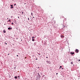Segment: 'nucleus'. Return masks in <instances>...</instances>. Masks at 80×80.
<instances>
[{
    "instance_id": "nucleus-19",
    "label": "nucleus",
    "mask_w": 80,
    "mask_h": 80,
    "mask_svg": "<svg viewBox=\"0 0 80 80\" xmlns=\"http://www.w3.org/2000/svg\"><path fill=\"white\" fill-rule=\"evenodd\" d=\"M16 68V67H14V69H15Z\"/></svg>"
},
{
    "instance_id": "nucleus-5",
    "label": "nucleus",
    "mask_w": 80,
    "mask_h": 80,
    "mask_svg": "<svg viewBox=\"0 0 80 80\" xmlns=\"http://www.w3.org/2000/svg\"><path fill=\"white\" fill-rule=\"evenodd\" d=\"M8 30H10V29H11V30H12V28H8Z\"/></svg>"
},
{
    "instance_id": "nucleus-29",
    "label": "nucleus",
    "mask_w": 80,
    "mask_h": 80,
    "mask_svg": "<svg viewBox=\"0 0 80 80\" xmlns=\"http://www.w3.org/2000/svg\"><path fill=\"white\" fill-rule=\"evenodd\" d=\"M10 55V54H8V55Z\"/></svg>"
},
{
    "instance_id": "nucleus-8",
    "label": "nucleus",
    "mask_w": 80,
    "mask_h": 80,
    "mask_svg": "<svg viewBox=\"0 0 80 80\" xmlns=\"http://www.w3.org/2000/svg\"><path fill=\"white\" fill-rule=\"evenodd\" d=\"M71 64H72L73 63V62H71Z\"/></svg>"
},
{
    "instance_id": "nucleus-17",
    "label": "nucleus",
    "mask_w": 80,
    "mask_h": 80,
    "mask_svg": "<svg viewBox=\"0 0 80 80\" xmlns=\"http://www.w3.org/2000/svg\"><path fill=\"white\" fill-rule=\"evenodd\" d=\"M5 44H6V45H7V43H5Z\"/></svg>"
},
{
    "instance_id": "nucleus-34",
    "label": "nucleus",
    "mask_w": 80,
    "mask_h": 80,
    "mask_svg": "<svg viewBox=\"0 0 80 80\" xmlns=\"http://www.w3.org/2000/svg\"><path fill=\"white\" fill-rule=\"evenodd\" d=\"M62 69H63V68H62Z\"/></svg>"
},
{
    "instance_id": "nucleus-16",
    "label": "nucleus",
    "mask_w": 80,
    "mask_h": 80,
    "mask_svg": "<svg viewBox=\"0 0 80 80\" xmlns=\"http://www.w3.org/2000/svg\"><path fill=\"white\" fill-rule=\"evenodd\" d=\"M35 38V37H32V38Z\"/></svg>"
},
{
    "instance_id": "nucleus-25",
    "label": "nucleus",
    "mask_w": 80,
    "mask_h": 80,
    "mask_svg": "<svg viewBox=\"0 0 80 80\" xmlns=\"http://www.w3.org/2000/svg\"><path fill=\"white\" fill-rule=\"evenodd\" d=\"M18 18H19V17H18Z\"/></svg>"
},
{
    "instance_id": "nucleus-41",
    "label": "nucleus",
    "mask_w": 80,
    "mask_h": 80,
    "mask_svg": "<svg viewBox=\"0 0 80 80\" xmlns=\"http://www.w3.org/2000/svg\"><path fill=\"white\" fill-rule=\"evenodd\" d=\"M33 18H34V17H33Z\"/></svg>"
},
{
    "instance_id": "nucleus-32",
    "label": "nucleus",
    "mask_w": 80,
    "mask_h": 80,
    "mask_svg": "<svg viewBox=\"0 0 80 80\" xmlns=\"http://www.w3.org/2000/svg\"><path fill=\"white\" fill-rule=\"evenodd\" d=\"M10 20H9V22H10Z\"/></svg>"
},
{
    "instance_id": "nucleus-18",
    "label": "nucleus",
    "mask_w": 80,
    "mask_h": 80,
    "mask_svg": "<svg viewBox=\"0 0 80 80\" xmlns=\"http://www.w3.org/2000/svg\"><path fill=\"white\" fill-rule=\"evenodd\" d=\"M28 20H29V18H28Z\"/></svg>"
},
{
    "instance_id": "nucleus-7",
    "label": "nucleus",
    "mask_w": 80,
    "mask_h": 80,
    "mask_svg": "<svg viewBox=\"0 0 80 80\" xmlns=\"http://www.w3.org/2000/svg\"><path fill=\"white\" fill-rule=\"evenodd\" d=\"M3 32L4 33H6V31H5V30H3Z\"/></svg>"
},
{
    "instance_id": "nucleus-27",
    "label": "nucleus",
    "mask_w": 80,
    "mask_h": 80,
    "mask_svg": "<svg viewBox=\"0 0 80 80\" xmlns=\"http://www.w3.org/2000/svg\"><path fill=\"white\" fill-rule=\"evenodd\" d=\"M78 61H80V60L79 59V60H78Z\"/></svg>"
},
{
    "instance_id": "nucleus-39",
    "label": "nucleus",
    "mask_w": 80,
    "mask_h": 80,
    "mask_svg": "<svg viewBox=\"0 0 80 80\" xmlns=\"http://www.w3.org/2000/svg\"><path fill=\"white\" fill-rule=\"evenodd\" d=\"M39 55H40V54H39Z\"/></svg>"
},
{
    "instance_id": "nucleus-30",
    "label": "nucleus",
    "mask_w": 80,
    "mask_h": 80,
    "mask_svg": "<svg viewBox=\"0 0 80 80\" xmlns=\"http://www.w3.org/2000/svg\"><path fill=\"white\" fill-rule=\"evenodd\" d=\"M16 5V4H14V5L15 6Z\"/></svg>"
},
{
    "instance_id": "nucleus-6",
    "label": "nucleus",
    "mask_w": 80,
    "mask_h": 80,
    "mask_svg": "<svg viewBox=\"0 0 80 80\" xmlns=\"http://www.w3.org/2000/svg\"><path fill=\"white\" fill-rule=\"evenodd\" d=\"M64 18V17H63V16H61V18Z\"/></svg>"
},
{
    "instance_id": "nucleus-12",
    "label": "nucleus",
    "mask_w": 80,
    "mask_h": 80,
    "mask_svg": "<svg viewBox=\"0 0 80 80\" xmlns=\"http://www.w3.org/2000/svg\"><path fill=\"white\" fill-rule=\"evenodd\" d=\"M11 8H13V7H11Z\"/></svg>"
},
{
    "instance_id": "nucleus-33",
    "label": "nucleus",
    "mask_w": 80,
    "mask_h": 80,
    "mask_svg": "<svg viewBox=\"0 0 80 80\" xmlns=\"http://www.w3.org/2000/svg\"><path fill=\"white\" fill-rule=\"evenodd\" d=\"M15 22H16V21H15Z\"/></svg>"
},
{
    "instance_id": "nucleus-24",
    "label": "nucleus",
    "mask_w": 80,
    "mask_h": 80,
    "mask_svg": "<svg viewBox=\"0 0 80 80\" xmlns=\"http://www.w3.org/2000/svg\"><path fill=\"white\" fill-rule=\"evenodd\" d=\"M12 17H13L11 16V18H12Z\"/></svg>"
},
{
    "instance_id": "nucleus-13",
    "label": "nucleus",
    "mask_w": 80,
    "mask_h": 80,
    "mask_svg": "<svg viewBox=\"0 0 80 80\" xmlns=\"http://www.w3.org/2000/svg\"><path fill=\"white\" fill-rule=\"evenodd\" d=\"M11 7H13V5H11Z\"/></svg>"
},
{
    "instance_id": "nucleus-10",
    "label": "nucleus",
    "mask_w": 80,
    "mask_h": 80,
    "mask_svg": "<svg viewBox=\"0 0 80 80\" xmlns=\"http://www.w3.org/2000/svg\"><path fill=\"white\" fill-rule=\"evenodd\" d=\"M14 78H18L17 76V77L15 76V77H14Z\"/></svg>"
},
{
    "instance_id": "nucleus-31",
    "label": "nucleus",
    "mask_w": 80,
    "mask_h": 80,
    "mask_svg": "<svg viewBox=\"0 0 80 80\" xmlns=\"http://www.w3.org/2000/svg\"><path fill=\"white\" fill-rule=\"evenodd\" d=\"M38 68H39V67H38Z\"/></svg>"
},
{
    "instance_id": "nucleus-2",
    "label": "nucleus",
    "mask_w": 80,
    "mask_h": 80,
    "mask_svg": "<svg viewBox=\"0 0 80 80\" xmlns=\"http://www.w3.org/2000/svg\"><path fill=\"white\" fill-rule=\"evenodd\" d=\"M76 52H77V53H78V50L76 49Z\"/></svg>"
},
{
    "instance_id": "nucleus-23",
    "label": "nucleus",
    "mask_w": 80,
    "mask_h": 80,
    "mask_svg": "<svg viewBox=\"0 0 80 80\" xmlns=\"http://www.w3.org/2000/svg\"><path fill=\"white\" fill-rule=\"evenodd\" d=\"M47 58H48V57H46Z\"/></svg>"
},
{
    "instance_id": "nucleus-37",
    "label": "nucleus",
    "mask_w": 80,
    "mask_h": 80,
    "mask_svg": "<svg viewBox=\"0 0 80 80\" xmlns=\"http://www.w3.org/2000/svg\"><path fill=\"white\" fill-rule=\"evenodd\" d=\"M5 25V24H4V25Z\"/></svg>"
},
{
    "instance_id": "nucleus-14",
    "label": "nucleus",
    "mask_w": 80,
    "mask_h": 80,
    "mask_svg": "<svg viewBox=\"0 0 80 80\" xmlns=\"http://www.w3.org/2000/svg\"><path fill=\"white\" fill-rule=\"evenodd\" d=\"M60 68H62V66H60Z\"/></svg>"
},
{
    "instance_id": "nucleus-28",
    "label": "nucleus",
    "mask_w": 80,
    "mask_h": 80,
    "mask_svg": "<svg viewBox=\"0 0 80 80\" xmlns=\"http://www.w3.org/2000/svg\"><path fill=\"white\" fill-rule=\"evenodd\" d=\"M25 58H27V57H25Z\"/></svg>"
},
{
    "instance_id": "nucleus-1",
    "label": "nucleus",
    "mask_w": 80,
    "mask_h": 80,
    "mask_svg": "<svg viewBox=\"0 0 80 80\" xmlns=\"http://www.w3.org/2000/svg\"><path fill=\"white\" fill-rule=\"evenodd\" d=\"M46 62L47 63H49V64L50 63V62L48 61V60Z\"/></svg>"
},
{
    "instance_id": "nucleus-40",
    "label": "nucleus",
    "mask_w": 80,
    "mask_h": 80,
    "mask_svg": "<svg viewBox=\"0 0 80 80\" xmlns=\"http://www.w3.org/2000/svg\"><path fill=\"white\" fill-rule=\"evenodd\" d=\"M59 69H60V68H59Z\"/></svg>"
},
{
    "instance_id": "nucleus-11",
    "label": "nucleus",
    "mask_w": 80,
    "mask_h": 80,
    "mask_svg": "<svg viewBox=\"0 0 80 80\" xmlns=\"http://www.w3.org/2000/svg\"><path fill=\"white\" fill-rule=\"evenodd\" d=\"M32 15H33V13L32 12H31V13Z\"/></svg>"
},
{
    "instance_id": "nucleus-26",
    "label": "nucleus",
    "mask_w": 80,
    "mask_h": 80,
    "mask_svg": "<svg viewBox=\"0 0 80 80\" xmlns=\"http://www.w3.org/2000/svg\"><path fill=\"white\" fill-rule=\"evenodd\" d=\"M22 14H23V12H22Z\"/></svg>"
},
{
    "instance_id": "nucleus-4",
    "label": "nucleus",
    "mask_w": 80,
    "mask_h": 80,
    "mask_svg": "<svg viewBox=\"0 0 80 80\" xmlns=\"http://www.w3.org/2000/svg\"><path fill=\"white\" fill-rule=\"evenodd\" d=\"M61 38H64V37H65V36H63L62 35H61Z\"/></svg>"
},
{
    "instance_id": "nucleus-22",
    "label": "nucleus",
    "mask_w": 80,
    "mask_h": 80,
    "mask_svg": "<svg viewBox=\"0 0 80 80\" xmlns=\"http://www.w3.org/2000/svg\"><path fill=\"white\" fill-rule=\"evenodd\" d=\"M56 75H58V73H56Z\"/></svg>"
},
{
    "instance_id": "nucleus-20",
    "label": "nucleus",
    "mask_w": 80,
    "mask_h": 80,
    "mask_svg": "<svg viewBox=\"0 0 80 80\" xmlns=\"http://www.w3.org/2000/svg\"><path fill=\"white\" fill-rule=\"evenodd\" d=\"M17 57H18V55H17Z\"/></svg>"
},
{
    "instance_id": "nucleus-42",
    "label": "nucleus",
    "mask_w": 80,
    "mask_h": 80,
    "mask_svg": "<svg viewBox=\"0 0 80 80\" xmlns=\"http://www.w3.org/2000/svg\"><path fill=\"white\" fill-rule=\"evenodd\" d=\"M36 80H37V79H36Z\"/></svg>"
},
{
    "instance_id": "nucleus-3",
    "label": "nucleus",
    "mask_w": 80,
    "mask_h": 80,
    "mask_svg": "<svg viewBox=\"0 0 80 80\" xmlns=\"http://www.w3.org/2000/svg\"><path fill=\"white\" fill-rule=\"evenodd\" d=\"M70 54H72V55H73V54H74V52H70Z\"/></svg>"
},
{
    "instance_id": "nucleus-35",
    "label": "nucleus",
    "mask_w": 80,
    "mask_h": 80,
    "mask_svg": "<svg viewBox=\"0 0 80 80\" xmlns=\"http://www.w3.org/2000/svg\"><path fill=\"white\" fill-rule=\"evenodd\" d=\"M18 77L19 78V76H18Z\"/></svg>"
},
{
    "instance_id": "nucleus-21",
    "label": "nucleus",
    "mask_w": 80,
    "mask_h": 80,
    "mask_svg": "<svg viewBox=\"0 0 80 80\" xmlns=\"http://www.w3.org/2000/svg\"><path fill=\"white\" fill-rule=\"evenodd\" d=\"M36 60H38V59H37V58H36Z\"/></svg>"
},
{
    "instance_id": "nucleus-38",
    "label": "nucleus",
    "mask_w": 80,
    "mask_h": 80,
    "mask_svg": "<svg viewBox=\"0 0 80 80\" xmlns=\"http://www.w3.org/2000/svg\"><path fill=\"white\" fill-rule=\"evenodd\" d=\"M18 54H20V53H18Z\"/></svg>"
},
{
    "instance_id": "nucleus-15",
    "label": "nucleus",
    "mask_w": 80,
    "mask_h": 80,
    "mask_svg": "<svg viewBox=\"0 0 80 80\" xmlns=\"http://www.w3.org/2000/svg\"><path fill=\"white\" fill-rule=\"evenodd\" d=\"M12 25H13V23L12 22Z\"/></svg>"
},
{
    "instance_id": "nucleus-36",
    "label": "nucleus",
    "mask_w": 80,
    "mask_h": 80,
    "mask_svg": "<svg viewBox=\"0 0 80 80\" xmlns=\"http://www.w3.org/2000/svg\"><path fill=\"white\" fill-rule=\"evenodd\" d=\"M7 19H8V18Z\"/></svg>"
},
{
    "instance_id": "nucleus-9",
    "label": "nucleus",
    "mask_w": 80,
    "mask_h": 80,
    "mask_svg": "<svg viewBox=\"0 0 80 80\" xmlns=\"http://www.w3.org/2000/svg\"><path fill=\"white\" fill-rule=\"evenodd\" d=\"M34 39H33V38H32V41H33V42H34Z\"/></svg>"
}]
</instances>
